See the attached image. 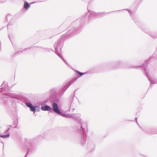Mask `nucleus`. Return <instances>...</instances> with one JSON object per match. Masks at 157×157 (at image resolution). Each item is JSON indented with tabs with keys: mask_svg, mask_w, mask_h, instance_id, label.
Returning <instances> with one entry per match:
<instances>
[{
	"mask_svg": "<svg viewBox=\"0 0 157 157\" xmlns=\"http://www.w3.org/2000/svg\"><path fill=\"white\" fill-rule=\"evenodd\" d=\"M87 14L82 16L80 19H77L71 23L69 27V30L67 33L62 36L54 45L56 53L63 61L66 64L68 65V63L63 58L62 55L58 51V48L61 49L63 46V43L66 38H70L73 36L74 33L81 29V26L85 19Z\"/></svg>",
	"mask_w": 157,
	"mask_h": 157,
	"instance_id": "1",
	"label": "nucleus"
},
{
	"mask_svg": "<svg viewBox=\"0 0 157 157\" xmlns=\"http://www.w3.org/2000/svg\"><path fill=\"white\" fill-rule=\"evenodd\" d=\"M53 108L55 112L57 113L58 115L67 118H73L78 122L79 126L77 129L78 140L81 145L83 146L85 145L86 144V141L84 136H86V131L87 128L86 126L84 127V126H82L80 118L78 116L75 115L74 114H66L63 113L59 108L57 107V105L56 104H54Z\"/></svg>",
	"mask_w": 157,
	"mask_h": 157,
	"instance_id": "2",
	"label": "nucleus"
},
{
	"mask_svg": "<svg viewBox=\"0 0 157 157\" xmlns=\"http://www.w3.org/2000/svg\"><path fill=\"white\" fill-rule=\"evenodd\" d=\"M57 90V89L56 88H52L50 90L49 92V97L51 103L52 104V108L50 106L45 104L41 107V109L42 110L49 111L51 112H53V111L55 113L58 114V113H56L54 110L53 105L55 104H56L57 105V107H58V103L62 95L60 96L59 94H57L56 93Z\"/></svg>",
	"mask_w": 157,
	"mask_h": 157,
	"instance_id": "3",
	"label": "nucleus"
},
{
	"mask_svg": "<svg viewBox=\"0 0 157 157\" xmlns=\"http://www.w3.org/2000/svg\"><path fill=\"white\" fill-rule=\"evenodd\" d=\"M154 54L152 56H151L149 58V60H146L145 63L143 64L142 65H140L138 66H134V67H140L141 68L142 70L144 71L146 77L148 79L149 81L150 82V87L152 86V84H157V80H154L152 79L149 77V74L147 71V65L152 60V59L154 58Z\"/></svg>",
	"mask_w": 157,
	"mask_h": 157,
	"instance_id": "4",
	"label": "nucleus"
},
{
	"mask_svg": "<svg viewBox=\"0 0 157 157\" xmlns=\"http://www.w3.org/2000/svg\"><path fill=\"white\" fill-rule=\"evenodd\" d=\"M10 96L12 98L18 100V101L20 103L22 104V102L24 103L26 106L29 108L33 105L31 103L29 102L28 98L23 97L19 95L10 94Z\"/></svg>",
	"mask_w": 157,
	"mask_h": 157,
	"instance_id": "5",
	"label": "nucleus"
},
{
	"mask_svg": "<svg viewBox=\"0 0 157 157\" xmlns=\"http://www.w3.org/2000/svg\"><path fill=\"white\" fill-rule=\"evenodd\" d=\"M123 64L122 61H117L113 63H109L106 64L107 67L110 70H117L120 68Z\"/></svg>",
	"mask_w": 157,
	"mask_h": 157,
	"instance_id": "6",
	"label": "nucleus"
},
{
	"mask_svg": "<svg viewBox=\"0 0 157 157\" xmlns=\"http://www.w3.org/2000/svg\"><path fill=\"white\" fill-rule=\"evenodd\" d=\"M73 83L74 82L72 81L71 80H70L67 84L63 86V87L60 89V92L58 93H57V92L58 91L57 88H55L57 90L56 91L57 94H59L60 96L62 95V96L64 92L66 91L67 88Z\"/></svg>",
	"mask_w": 157,
	"mask_h": 157,
	"instance_id": "7",
	"label": "nucleus"
},
{
	"mask_svg": "<svg viewBox=\"0 0 157 157\" xmlns=\"http://www.w3.org/2000/svg\"><path fill=\"white\" fill-rule=\"evenodd\" d=\"M73 83L74 82L72 81L71 80H70L67 84L63 86V87L60 89V92L58 93H57V92L58 91L57 88H55L57 90L56 91L57 94H59L60 96L62 95V96L64 92L66 91L67 88Z\"/></svg>",
	"mask_w": 157,
	"mask_h": 157,
	"instance_id": "8",
	"label": "nucleus"
},
{
	"mask_svg": "<svg viewBox=\"0 0 157 157\" xmlns=\"http://www.w3.org/2000/svg\"><path fill=\"white\" fill-rule=\"evenodd\" d=\"M74 71L75 73L77 74V77H75L71 80L73 82H74L78 78H80L83 75L86 74L87 73L86 72L84 73L81 72L78 70H74Z\"/></svg>",
	"mask_w": 157,
	"mask_h": 157,
	"instance_id": "9",
	"label": "nucleus"
},
{
	"mask_svg": "<svg viewBox=\"0 0 157 157\" xmlns=\"http://www.w3.org/2000/svg\"><path fill=\"white\" fill-rule=\"evenodd\" d=\"M143 131L146 133L150 135H153L157 134V131L155 129H142Z\"/></svg>",
	"mask_w": 157,
	"mask_h": 157,
	"instance_id": "10",
	"label": "nucleus"
},
{
	"mask_svg": "<svg viewBox=\"0 0 157 157\" xmlns=\"http://www.w3.org/2000/svg\"><path fill=\"white\" fill-rule=\"evenodd\" d=\"M143 31L148 34L149 35H150L153 38H157V35L156 34H154V33H152L151 32H150L148 30L146 29H144Z\"/></svg>",
	"mask_w": 157,
	"mask_h": 157,
	"instance_id": "11",
	"label": "nucleus"
},
{
	"mask_svg": "<svg viewBox=\"0 0 157 157\" xmlns=\"http://www.w3.org/2000/svg\"><path fill=\"white\" fill-rule=\"evenodd\" d=\"M31 6L30 4H29L26 1H25L24 2L23 7L24 8L26 11L29 8H30Z\"/></svg>",
	"mask_w": 157,
	"mask_h": 157,
	"instance_id": "12",
	"label": "nucleus"
},
{
	"mask_svg": "<svg viewBox=\"0 0 157 157\" xmlns=\"http://www.w3.org/2000/svg\"><path fill=\"white\" fill-rule=\"evenodd\" d=\"M6 17L7 21H8V19L10 20V22L8 23V24L7 25V29H8V26L9 25H12V23L11 22L13 20L12 17V16H11V15L10 14L7 15L6 16Z\"/></svg>",
	"mask_w": 157,
	"mask_h": 157,
	"instance_id": "13",
	"label": "nucleus"
},
{
	"mask_svg": "<svg viewBox=\"0 0 157 157\" xmlns=\"http://www.w3.org/2000/svg\"><path fill=\"white\" fill-rule=\"evenodd\" d=\"M109 12L106 13L105 12H98L96 13V17H103L106 13H108Z\"/></svg>",
	"mask_w": 157,
	"mask_h": 157,
	"instance_id": "14",
	"label": "nucleus"
},
{
	"mask_svg": "<svg viewBox=\"0 0 157 157\" xmlns=\"http://www.w3.org/2000/svg\"><path fill=\"white\" fill-rule=\"evenodd\" d=\"M96 13L93 11H91L90 12V13H89V18L91 19L95 16L96 17Z\"/></svg>",
	"mask_w": 157,
	"mask_h": 157,
	"instance_id": "15",
	"label": "nucleus"
},
{
	"mask_svg": "<svg viewBox=\"0 0 157 157\" xmlns=\"http://www.w3.org/2000/svg\"><path fill=\"white\" fill-rule=\"evenodd\" d=\"M29 152L31 151L34 150L33 147L31 143H30L29 144V146H28L27 147V151H29Z\"/></svg>",
	"mask_w": 157,
	"mask_h": 157,
	"instance_id": "16",
	"label": "nucleus"
},
{
	"mask_svg": "<svg viewBox=\"0 0 157 157\" xmlns=\"http://www.w3.org/2000/svg\"><path fill=\"white\" fill-rule=\"evenodd\" d=\"M74 98V97H73L72 98V99H71L70 101V102H71L70 109H72L73 111L75 109V108H73V107L74 105V103L73 102V100Z\"/></svg>",
	"mask_w": 157,
	"mask_h": 157,
	"instance_id": "17",
	"label": "nucleus"
},
{
	"mask_svg": "<svg viewBox=\"0 0 157 157\" xmlns=\"http://www.w3.org/2000/svg\"><path fill=\"white\" fill-rule=\"evenodd\" d=\"M87 146L88 147H95V146L93 142L92 141H90L88 142Z\"/></svg>",
	"mask_w": 157,
	"mask_h": 157,
	"instance_id": "18",
	"label": "nucleus"
},
{
	"mask_svg": "<svg viewBox=\"0 0 157 157\" xmlns=\"http://www.w3.org/2000/svg\"><path fill=\"white\" fill-rule=\"evenodd\" d=\"M10 136V134L9 133H6V134L4 135H0V137L3 138H5L9 137Z\"/></svg>",
	"mask_w": 157,
	"mask_h": 157,
	"instance_id": "19",
	"label": "nucleus"
},
{
	"mask_svg": "<svg viewBox=\"0 0 157 157\" xmlns=\"http://www.w3.org/2000/svg\"><path fill=\"white\" fill-rule=\"evenodd\" d=\"M36 47L37 48H43V49H45L46 50L48 51V52H51V51H52L53 52H55L56 53V52H55H55L52 49H49V48H43V47H40V46H37Z\"/></svg>",
	"mask_w": 157,
	"mask_h": 157,
	"instance_id": "20",
	"label": "nucleus"
},
{
	"mask_svg": "<svg viewBox=\"0 0 157 157\" xmlns=\"http://www.w3.org/2000/svg\"><path fill=\"white\" fill-rule=\"evenodd\" d=\"M17 124L14 127H13L12 126H11V125H9L8 126V127H10L9 128H8V129L6 130V131H5V132L6 133H9V130H10V127H12V128H16V127H17Z\"/></svg>",
	"mask_w": 157,
	"mask_h": 157,
	"instance_id": "21",
	"label": "nucleus"
},
{
	"mask_svg": "<svg viewBox=\"0 0 157 157\" xmlns=\"http://www.w3.org/2000/svg\"><path fill=\"white\" fill-rule=\"evenodd\" d=\"M30 110L31 111H33L34 112V113L36 112V106H33V105L30 108Z\"/></svg>",
	"mask_w": 157,
	"mask_h": 157,
	"instance_id": "22",
	"label": "nucleus"
},
{
	"mask_svg": "<svg viewBox=\"0 0 157 157\" xmlns=\"http://www.w3.org/2000/svg\"><path fill=\"white\" fill-rule=\"evenodd\" d=\"M13 46L15 50V51H16L17 49H20L21 48L18 46L17 44H13Z\"/></svg>",
	"mask_w": 157,
	"mask_h": 157,
	"instance_id": "23",
	"label": "nucleus"
},
{
	"mask_svg": "<svg viewBox=\"0 0 157 157\" xmlns=\"http://www.w3.org/2000/svg\"><path fill=\"white\" fill-rule=\"evenodd\" d=\"M125 10L128 11V12L129 13V15H130V16H131V17L132 18V17H133L132 14V12L131 11V10L129 9H125Z\"/></svg>",
	"mask_w": 157,
	"mask_h": 157,
	"instance_id": "24",
	"label": "nucleus"
},
{
	"mask_svg": "<svg viewBox=\"0 0 157 157\" xmlns=\"http://www.w3.org/2000/svg\"><path fill=\"white\" fill-rule=\"evenodd\" d=\"M36 111H39L40 110V105H37L36 106Z\"/></svg>",
	"mask_w": 157,
	"mask_h": 157,
	"instance_id": "25",
	"label": "nucleus"
},
{
	"mask_svg": "<svg viewBox=\"0 0 157 157\" xmlns=\"http://www.w3.org/2000/svg\"><path fill=\"white\" fill-rule=\"evenodd\" d=\"M23 51H20L17 52H16L14 54H15V55H18L20 54H21V53H22V52H23Z\"/></svg>",
	"mask_w": 157,
	"mask_h": 157,
	"instance_id": "26",
	"label": "nucleus"
},
{
	"mask_svg": "<svg viewBox=\"0 0 157 157\" xmlns=\"http://www.w3.org/2000/svg\"><path fill=\"white\" fill-rule=\"evenodd\" d=\"M5 88H3V87L0 88V92H3L5 90Z\"/></svg>",
	"mask_w": 157,
	"mask_h": 157,
	"instance_id": "27",
	"label": "nucleus"
},
{
	"mask_svg": "<svg viewBox=\"0 0 157 157\" xmlns=\"http://www.w3.org/2000/svg\"><path fill=\"white\" fill-rule=\"evenodd\" d=\"M47 134V132H44V135L40 136L44 138L45 137L46 135Z\"/></svg>",
	"mask_w": 157,
	"mask_h": 157,
	"instance_id": "28",
	"label": "nucleus"
},
{
	"mask_svg": "<svg viewBox=\"0 0 157 157\" xmlns=\"http://www.w3.org/2000/svg\"><path fill=\"white\" fill-rule=\"evenodd\" d=\"M6 1V0H0V3H4Z\"/></svg>",
	"mask_w": 157,
	"mask_h": 157,
	"instance_id": "29",
	"label": "nucleus"
},
{
	"mask_svg": "<svg viewBox=\"0 0 157 157\" xmlns=\"http://www.w3.org/2000/svg\"><path fill=\"white\" fill-rule=\"evenodd\" d=\"M29 150L28 151H27V153H26L25 155V156L24 157H27L28 154V153H29Z\"/></svg>",
	"mask_w": 157,
	"mask_h": 157,
	"instance_id": "30",
	"label": "nucleus"
},
{
	"mask_svg": "<svg viewBox=\"0 0 157 157\" xmlns=\"http://www.w3.org/2000/svg\"><path fill=\"white\" fill-rule=\"evenodd\" d=\"M32 46H30V47H29V48H25L24 49V50L25 51V50H27L28 49H30V48H32Z\"/></svg>",
	"mask_w": 157,
	"mask_h": 157,
	"instance_id": "31",
	"label": "nucleus"
},
{
	"mask_svg": "<svg viewBox=\"0 0 157 157\" xmlns=\"http://www.w3.org/2000/svg\"><path fill=\"white\" fill-rule=\"evenodd\" d=\"M6 83L4 81L2 84V85H6Z\"/></svg>",
	"mask_w": 157,
	"mask_h": 157,
	"instance_id": "32",
	"label": "nucleus"
},
{
	"mask_svg": "<svg viewBox=\"0 0 157 157\" xmlns=\"http://www.w3.org/2000/svg\"><path fill=\"white\" fill-rule=\"evenodd\" d=\"M36 2H33L30 3V4H34V3H35Z\"/></svg>",
	"mask_w": 157,
	"mask_h": 157,
	"instance_id": "33",
	"label": "nucleus"
},
{
	"mask_svg": "<svg viewBox=\"0 0 157 157\" xmlns=\"http://www.w3.org/2000/svg\"><path fill=\"white\" fill-rule=\"evenodd\" d=\"M135 120H136V123H137L138 124V122H137V117H136V118H135Z\"/></svg>",
	"mask_w": 157,
	"mask_h": 157,
	"instance_id": "34",
	"label": "nucleus"
},
{
	"mask_svg": "<svg viewBox=\"0 0 157 157\" xmlns=\"http://www.w3.org/2000/svg\"><path fill=\"white\" fill-rule=\"evenodd\" d=\"M8 36H9L10 37V36H9V34H8ZM9 38L10 39V37H9Z\"/></svg>",
	"mask_w": 157,
	"mask_h": 157,
	"instance_id": "35",
	"label": "nucleus"
},
{
	"mask_svg": "<svg viewBox=\"0 0 157 157\" xmlns=\"http://www.w3.org/2000/svg\"><path fill=\"white\" fill-rule=\"evenodd\" d=\"M1 142L3 143L2 142V141H1Z\"/></svg>",
	"mask_w": 157,
	"mask_h": 157,
	"instance_id": "36",
	"label": "nucleus"
}]
</instances>
